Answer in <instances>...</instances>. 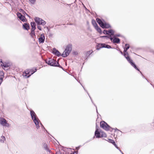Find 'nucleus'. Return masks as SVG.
<instances>
[{"instance_id": "obj_13", "label": "nucleus", "mask_w": 154, "mask_h": 154, "mask_svg": "<svg viewBox=\"0 0 154 154\" xmlns=\"http://www.w3.org/2000/svg\"><path fill=\"white\" fill-rule=\"evenodd\" d=\"M45 39V36L44 34H42L40 37L38 39L39 42L40 43H43Z\"/></svg>"}, {"instance_id": "obj_32", "label": "nucleus", "mask_w": 154, "mask_h": 154, "mask_svg": "<svg viewBox=\"0 0 154 154\" xmlns=\"http://www.w3.org/2000/svg\"><path fill=\"white\" fill-rule=\"evenodd\" d=\"M100 37V38L105 37V38H107V36H101Z\"/></svg>"}, {"instance_id": "obj_16", "label": "nucleus", "mask_w": 154, "mask_h": 154, "mask_svg": "<svg viewBox=\"0 0 154 154\" xmlns=\"http://www.w3.org/2000/svg\"><path fill=\"white\" fill-rule=\"evenodd\" d=\"M23 28L26 30H28L29 29V25L27 23H24L23 25Z\"/></svg>"}, {"instance_id": "obj_3", "label": "nucleus", "mask_w": 154, "mask_h": 154, "mask_svg": "<svg viewBox=\"0 0 154 154\" xmlns=\"http://www.w3.org/2000/svg\"><path fill=\"white\" fill-rule=\"evenodd\" d=\"M36 71L37 69L36 68H35L34 69H27L23 72V75L26 78H28Z\"/></svg>"}, {"instance_id": "obj_29", "label": "nucleus", "mask_w": 154, "mask_h": 154, "mask_svg": "<svg viewBox=\"0 0 154 154\" xmlns=\"http://www.w3.org/2000/svg\"><path fill=\"white\" fill-rule=\"evenodd\" d=\"M35 29H36V27H32L31 31H34L35 30Z\"/></svg>"}, {"instance_id": "obj_4", "label": "nucleus", "mask_w": 154, "mask_h": 154, "mask_svg": "<svg viewBox=\"0 0 154 154\" xmlns=\"http://www.w3.org/2000/svg\"><path fill=\"white\" fill-rule=\"evenodd\" d=\"M95 135L97 138H100L106 137V135L105 133L102 132H99L97 127L96 126V130L95 131Z\"/></svg>"}, {"instance_id": "obj_22", "label": "nucleus", "mask_w": 154, "mask_h": 154, "mask_svg": "<svg viewBox=\"0 0 154 154\" xmlns=\"http://www.w3.org/2000/svg\"><path fill=\"white\" fill-rule=\"evenodd\" d=\"M102 47L103 48H111V47L110 46L108 45H106L104 44H102Z\"/></svg>"}, {"instance_id": "obj_12", "label": "nucleus", "mask_w": 154, "mask_h": 154, "mask_svg": "<svg viewBox=\"0 0 154 154\" xmlns=\"http://www.w3.org/2000/svg\"><path fill=\"white\" fill-rule=\"evenodd\" d=\"M114 32L111 29L109 31L104 30L103 31V33L105 34H108L109 35H113Z\"/></svg>"}, {"instance_id": "obj_1", "label": "nucleus", "mask_w": 154, "mask_h": 154, "mask_svg": "<svg viewBox=\"0 0 154 154\" xmlns=\"http://www.w3.org/2000/svg\"><path fill=\"white\" fill-rule=\"evenodd\" d=\"M30 115L32 120L36 126L37 128V129L39 127V121L38 118L37 117L36 114L33 111L31 110L30 111Z\"/></svg>"}, {"instance_id": "obj_27", "label": "nucleus", "mask_w": 154, "mask_h": 154, "mask_svg": "<svg viewBox=\"0 0 154 154\" xmlns=\"http://www.w3.org/2000/svg\"><path fill=\"white\" fill-rule=\"evenodd\" d=\"M108 141L110 143H112V144H114L115 143V142L113 140L111 139H109Z\"/></svg>"}, {"instance_id": "obj_34", "label": "nucleus", "mask_w": 154, "mask_h": 154, "mask_svg": "<svg viewBox=\"0 0 154 154\" xmlns=\"http://www.w3.org/2000/svg\"><path fill=\"white\" fill-rule=\"evenodd\" d=\"M48 151H50V150L49 149H48Z\"/></svg>"}, {"instance_id": "obj_21", "label": "nucleus", "mask_w": 154, "mask_h": 154, "mask_svg": "<svg viewBox=\"0 0 154 154\" xmlns=\"http://www.w3.org/2000/svg\"><path fill=\"white\" fill-rule=\"evenodd\" d=\"M20 19L23 22L26 21V19L25 17L23 15L20 18Z\"/></svg>"}, {"instance_id": "obj_17", "label": "nucleus", "mask_w": 154, "mask_h": 154, "mask_svg": "<svg viewBox=\"0 0 154 154\" xmlns=\"http://www.w3.org/2000/svg\"><path fill=\"white\" fill-rule=\"evenodd\" d=\"M125 48H124V52H126L127 50L129 48V45L126 44H125Z\"/></svg>"}, {"instance_id": "obj_20", "label": "nucleus", "mask_w": 154, "mask_h": 154, "mask_svg": "<svg viewBox=\"0 0 154 154\" xmlns=\"http://www.w3.org/2000/svg\"><path fill=\"white\" fill-rule=\"evenodd\" d=\"M92 23L95 28L98 26V25L95 21L93 20L92 21Z\"/></svg>"}, {"instance_id": "obj_31", "label": "nucleus", "mask_w": 154, "mask_h": 154, "mask_svg": "<svg viewBox=\"0 0 154 154\" xmlns=\"http://www.w3.org/2000/svg\"><path fill=\"white\" fill-rule=\"evenodd\" d=\"M113 145L115 146L116 147L117 149H119V147L117 146L116 144L115 143Z\"/></svg>"}, {"instance_id": "obj_8", "label": "nucleus", "mask_w": 154, "mask_h": 154, "mask_svg": "<svg viewBox=\"0 0 154 154\" xmlns=\"http://www.w3.org/2000/svg\"><path fill=\"white\" fill-rule=\"evenodd\" d=\"M34 20L36 23L38 25L44 26L46 23L45 20L38 17H35L34 18Z\"/></svg>"}, {"instance_id": "obj_10", "label": "nucleus", "mask_w": 154, "mask_h": 154, "mask_svg": "<svg viewBox=\"0 0 154 154\" xmlns=\"http://www.w3.org/2000/svg\"><path fill=\"white\" fill-rule=\"evenodd\" d=\"M100 126L101 128L106 130L107 131L109 129V126L104 121L100 122Z\"/></svg>"}, {"instance_id": "obj_2", "label": "nucleus", "mask_w": 154, "mask_h": 154, "mask_svg": "<svg viewBox=\"0 0 154 154\" xmlns=\"http://www.w3.org/2000/svg\"><path fill=\"white\" fill-rule=\"evenodd\" d=\"M72 50V45L69 44L66 47L65 50L63 52L62 56L63 57L67 56L70 53Z\"/></svg>"}, {"instance_id": "obj_14", "label": "nucleus", "mask_w": 154, "mask_h": 154, "mask_svg": "<svg viewBox=\"0 0 154 154\" xmlns=\"http://www.w3.org/2000/svg\"><path fill=\"white\" fill-rule=\"evenodd\" d=\"M111 40L113 43H118L119 42L120 40L119 38H110Z\"/></svg>"}, {"instance_id": "obj_11", "label": "nucleus", "mask_w": 154, "mask_h": 154, "mask_svg": "<svg viewBox=\"0 0 154 154\" xmlns=\"http://www.w3.org/2000/svg\"><path fill=\"white\" fill-rule=\"evenodd\" d=\"M0 124L3 126L8 127L9 126L7 121L4 119L1 118H0Z\"/></svg>"}, {"instance_id": "obj_24", "label": "nucleus", "mask_w": 154, "mask_h": 154, "mask_svg": "<svg viewBox=\"0 0 154 154\" xmlns=\"http://www.w3.org/2000/svg\"><path fill=\"white\" fill-rule=\"evenodd\" d=\"M31 25L32 27H35V23L33 22L31 23Z\"/></svg>"}, {"instance_id": "obj_33", "label": "nucleus", "mask_w": 154, "mask_h": 154, "mask_svg": "<svg viewBox=\"0 0 154 154\" xmlns=\"http://www.w3.org/2000/svg\"><path fill=\"white\" fill-rule=\"evenodd\" d=\"M23 11L21 9V10L20 11V12H22V11Z\"/></svg>"}, {"instance_id": "obj_23", "label": "nucleus", "mask_w": 154, "mask_h": 154, "mask_svg": "<svg viewBox=\"0 0 154 154\" xmlns=\"http://www.w3.org/2000/svg\"><path fill=\"white\" fill-rule=\"evenodd\" d=\"M95 28L100 33H101V29L98 27V26L95 27Z\"/></svg>"}, {"instance_id": "obj_25", "label": "nucleus", "mask_w": 154, "mask_h": 154, "mask_svg": "<svg viewBox=\"0 0 154 154\" xmlns=\"http://www.w3.org/2000/svg\"><path fill=\"white\" fill-rule=\"evenodd\" d=\"M17 15L18 17L20 19L23 16V15H22L20 13H17Z\"/></svg>"}, {"instance_id": "obj_26", "label": "nucleus", "mask_w": 154, "mask_h": 154, "mask_svg": "<svg viewBox=\"0 0 154 154\" xmlns=\"http://www.w3.org/2000/svg\"><path fill=\"white\" fill-rule=\"evenodd\" d=\"M29 1L31 4H34L35 3L36 0H29Z\"/></svg>"}, {"instance_id": "obj_15", "label": "nucleus", "mask_w": 154, "mask_h": 154, "mask_svg": "<svg viewBox=\"0 0 154 154\" xmlns=\"http://www.w3.org/2000/svg\"><path fill=\"white\" fill-rule=\"evenodd\" d=\"M52 53L58 56H60V52L55 48L53 49Z\"/></svg>"}, {"instance_id": "obj_5", "label": "nucleus", "mask_w": 154, "mask_h": 154, "mask_svg": "<svg viewBox=\"0 0 154 154\" xmlns=\"http://www.w3.org/2000/svg\"><path fill=\"white\" fill-rule=\"evenodd\" d=\"M96 20L97 23L102 28H108L110 27L109 24L105 23H103L101 20L98 18H97Z\"/></svg>"}, {"instance_id": "obj_35", "label": "nucleus", "mask_w": 154, "mask_h": 154, "mask_svg": "<svg viewBox=\"0 0 154 154\" xmlns=\"http://www.w3.org/2000/svg\"><path fill=\"white\" fill-rule=\"evenodd\" d=\"M121 52V53L122 54V52Z\"/></svg>"}, {"instance_id": "obj_18", "label": "nucleus", "mask_w": 154, "mask_h": 154, "mask_svg": "<svg viewBox=\"0 0 154 154\" xmlns=\"http://www.w3.org/2000/svg\"><path fill=\"white\" fill-rule=\"evenodd\" d=\"M5 140V138L4 136H2L0 139V141L1 142L3 143Z\"/></svg>"}, {"instance_id": "obj_6", "label": "nucleus", "mask_w": 154, "mask_h": 154, "mask_svg": "<svg viewBox=\"0 0 154 154\" xmlns=\"http://www.w3.org/2000/svg\"><path fill=\"white\" fill-rule=\"evenodd\" d=\"M46 63L48 65L52 66H58V63L52 59H49L45 60Z\"/></svg>"}, {"instance_id": "obj_7", "label": "nucleus", "mask_w": 154, "mask_h": 154, "mask_svg": "<svg viewBox=\"0 0 154 154\" xmlns=\"http://www.w3.org/2000/svg\"><path fill=\"white\" fill-rule=\"evenodd\" d=\"M0 66L5 70L8 69L10 66V64L9 62H3L2 60H0Z\"/></svg>"}, {"instance_id": "obj_19", "label": "nucleus", "mask_w": 154, "mask_h": 154, "mask_svg": "<svg viewBox=\"0 0 154 154\" xmlns=\"http://www.w3.org/2000/svg\"><path fill=\"white\" fill-rule=\"evenodd\" d=\"M31 36L33 38H35V32L34 31H31V32L30 33Z\"/></svg>"}, {"instance_id": "obj_36", "label": "nucleus", "mask_w": 154, "mask_h": 154, "mask_svg": "<svg viewBox=\"0 0 154 154\" xmlns=\"http://www.w3.org/2000/svg\"><path fill=\"white\" fill-rule=\"evenodd\" d=\"M123 154V153H122Z\"/></svg>"}, {"instance_id": "obj_30", "label": "nucleus", "mask_w": 154, "mask_h": 154, "mask_svg": "<svg viewBox=\"0 0 154 154\" xmlns=\"http://www.w3.org/2000/svg\"><path fill=\"white\" fill-rule=\"evenodd\" d=\"M73 54L75 55H76L78 54V52L77 51H74Z\"/></svg>"}, {"instance_id": "obj_9", "label": "nucleus", "mask_w": 154, "mask_h": 154, "mask_svg": "<svg viewBox=\"0 0 154 154\" xmlns=\"http://www.w3.org/2000/svg\"><path fill=\"white\" fill-rule=\"evenodd\" d=\"M125 53L124 54V56L125 58L130 63L131 65L133 66L137 70L139 71V69L137 67L136 65L134 63L132 62V60H131L129 57L128 56V53L127 52H125Z\"/></svg>"}, {"instance_id": "obj_28", "label": "nucleus", "mask_w": 154, "mask_h": 154, "mask_svg": "<svg viewBox=\"0 0 154 154\" xmlns=\"http://www.w3.org/2000/svg\"><path fill=\"white\" fill-rule=\"evenodd\" d=\"M37 28L40 30H42V28H41V27L40 26H37Z\"/></svg>"}]
</instances>
